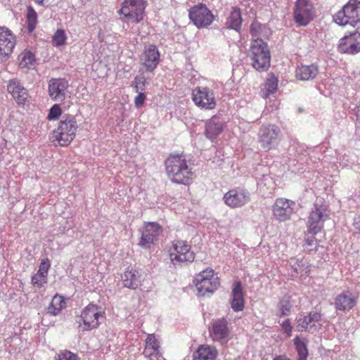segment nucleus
Listing matches in <instances>:
<instances>
[{"mask_svg":"<svg viewBox=\"0 0 360 360\" xmlns=\"http://www.w3.org/2000/svg\"><path fill=\"white\" fill-rule=\"evenodd\" d=\"M166 173L175 184L189 185L194 176L193 168L182 155H170L165 162Z\"/></svg>","mask_w":360,"mask_h":360,"instance_id":"nucleus-1","label":"nucleus"},{"mask_svg":"<svg viewBox=\"0 0 360 360\" xmlns=\"http://www.w3.org/2000/svg\"><path fill=\"white\" fill-rule=\"evenodd\" d=\"M78 127L75 116L65 114L62 115L58 127L51 133L50 140L55 145L67 146L75 138Z\"/></svg>","mask_w":360,"mask_h":360,"instance_id":"nucleus-2","label":"nucleus"},{"mask_svg":"<svg viewBox=\"0 0 360 360\" xmlns=\"http://www.w3.org/2000/svg\"><path fill=\"white\" fill-rule=\"evenodd\" d=\"M248 57L252 67L259 72H265L270 67V51L267 44L263 40L252 41Z\"/></svg>","mask_w":360,"mask_h":360,"instance_id":"nucleus-3","label":"nucleus"},{"mask_svg":"<svg viewBox=\"0 0 360 360\" xmlns=\"http://www.w3.org/2000/svg\"><path fill=\"white\" fill-rule=\"evenodd\" d=\"M105 312L97 304L90 303L81 311L80 316L76 321L78 329L82 332L89 331L97 328L100 324V319H103Z\"/></svg>","mask_w":360,"mask_h":360,"instance_id":"nucleus-4","label":"nucleus"},{"mask_svg":"<svg viewBox=\"0 0 360 360\" xmlns=\"http://www.w3.org/2000/svg\"><path fill=\"white\" fill-rule=\"evenodd\" d=\"M328 206L323 201L316 200L309 213L307 226L308 233L317 234L322 230L324 222L329 218Z\"/></svg>","mask_w":360,"mask_h":360,"instance_id":"nucleus-5","label":"nucleus"},{"mask_svg":"<svg viewBox=\"0 0 360 360\" xmlns=\"http://www.w3.org/2000/svg\"><path fill=\"white\" fill-rule=\"evenodd\" d=\"M333 20L341 26H357L360 24V1L349 0L333 15Z\"/></svg>","mask_w":360,"mask_h":360,"instance_id":"nucleus-6","label":"nucleus"},{"mask_svg":"<svg viewBox=\"0 0 360 360\" xmlns=\"http://www.w3.org/2000/svg\"><path fill=\"white\" fill-rule=\"evenodd\" d=\"M145 8L143 0H124L118 13L123 22L137 24L143 20Z\"/></svg>","mask_w":360,"mask_h":360,"instance_id":"nucleus-7","label":"nucleus"},{"mask_svg":"<svg viewBox=\"0 0 360 360\" xmlns=\"http://www.w3.org/2000/svg\"><path fill=\"white\" fill-rule=\"evenodd\" d=\"M193 283L199 296H205L207 293H213L219 285V281L214 270L207 268L198 274Z\"/></svg>","mask_w":360,"mask_h":360,"instance_id":"nucleus-8","label":"nucleus"},{"mask_svg":"<svg viewBox=\"0 0 360 360\" xmlns=\"http://www.w3.org/2000/svg\"><path fill=\"white\" fill-rule=\"evenodd\" d=\"M195 256V253L191 250V245L186 241L178 240L173 242L169 258L174 265L193 262Z\"/></svg>","mask_w":360,"mask_h":360,"instance_id":"nucleus-9","label":"nucleus"},{"mask_svg":"<svg viewBox=\"0 0 360 360\" xmlns=\"http://www.w3.org/2000/svg\"><path fill=\"white\" fill-rule=\"evenodd\" d=\"M295 327L300 332H316L322 327V314L314 311L301 314L295 319Z\"/></svg>","mask_w":360,"mask_h":360,"instance_id":"nucleus-10","label":"nucleus"},{"mask_svg":"<svg viewBox=\"0 0 360 360\" xmlns=\"http://www.w3.org/2000/svg\"><path fill=\"white\" fill-rule=\"evenodd\" d=\"M192 99L195 105L203 110H213L217 105L214 91L207 86H197L192 91Z\"/></svg>","mask_w":360,"mask_h":360,"instance_id":"nucleus-11","label":"nucleus"},{"mask_svg":"<svg viewBox=\"0 0 360 360\" xmlns=\"http://www.w3.org/2000/svg\"><path fill=\"white\" fill-rule=\"evenodd\" d=\"M190 20L198 28H204L210 26L214 16L211 11L204 4H198L189 9Z\"/></svg>","mask_w":360,"mask_h":360,"instance_id":"nucleus-12","label":"nucleus"},{"mask_svg":"<svg viewBox=\"0 0 360 360\" xmlns=\"http://www.w3.org/2000/svg\"><path fill=\"white\" fill-rule=\"evenodd\" d=\"M314 16V8L309 1L297 0L294 8V19L298 25H307Z\"/></svg>","mask_w":360,"mask_h":360,"instance_id":"nucleus-13","label":"nucleus"},{"mask_svg":"<svg viewBox=\"0 0 360 360\" xmlns=\"http://www.w3.org/2000/svg\"><path fill=\"white\" fill-rule=\"evenodd\" d=\"M141 232V236L139 245L143 249H150L158 241L159 236L162 232V229L156 222H148L144 225Z\"/></svg>","mask_w":360,"mask_h":360,"instance_id":"nucleus-14","label":"nucleus"},{"mask_svg":"<svg viewBox=\"0 0 360 360\" xmlns=\"http://www.w3.org/2000/svg\"><path fill=\"white\" fill-rule=\"evenodd\" d=\"M209 333L213 341L226 344L230 336L228 321L224 317L212 320Z\"/></svg>","mask_w":360,"mask_h":360,"instance_id":"nucleus-15","label":"nucleus"},{"mask_svg":"<svg viewBox=\"0 0 360 360\" xmlns=\"http://www.w3.org/2000/svg\"><path fill=\"white\" fill-rule=\"evenodd\" d=\"M160 53L155 44H146L140 56V63L147 72H152L158 67Z\"/></svg>","mask_w":360,"mask_h":360,"instance_id":"nucleus-16","label":"nucleus"},{"mask_svg":"<svg viewBox=\"0 0 360 360\" xmlns=\"http://www.w3.org/2000/svg\"><path fill=\"white\" fill-rule=\"evenodd\" d=\"M69 82L65 78H51L48 83V93L55 102H63L67 96Z\"/></svg>","mask_w":360,"mask_h":360,"instance_id":"nucleus-17","label":"nucleus"},{"mask_svg":"<svg viewBox=\"0 0 360 360\" xmlns=\"http://www.w3.org/2000/svg\"><path fill=\"white\" fill-rule=\"evenodd\" d=\"M224 203L231 208H239L245 205L250 200V193L241 188L229 191L223 197Z\"/></svg>","mask_w":360,"mask_h":360,"instance_id":"nucleus-18","label":"nucleus"},{"mask_svg":"<svg viewBox=\"0 0 360 360\" xmlns=\"http://www.w3.org/2000/svg\"><path fill=\"white\" fill-rule=\"evenodd\" d=\"M280 128L274 124L262 126L259 132V141L264 149L270 150L278 139Z\"/></svg>","mask_w":360,"mask_h":360,"instance_id":"nucleus-19","label":"nucleus"},{"mask_svg":"<svg viewBox=\"0 0 360 360\" xmlns=\"http://www.w3.org/2000/svg\"><path fill=\"white\" fill-rule=\"evenodd\" d=\"M295 205L294 201L286 198L276 199L272 209L274 216L279 221L288 220L293 213Z\"/></svg>","mask_w":360,"mask_h":360,"instance_id":"nucleus-20","label":"nucleus"},{"mask_svg":"<svg viewBox=\"0 0 360 360\" xmlns=\"http://www.w3.org/2000/svg\"><path fill=\"white\" fill-rule=\"evenodd\" d=\"M16 40L12 32L5 27H0V59L4 60L11 55Z\"/></svg>","mask_w":360,"mask_h":360,"instance_id":"nucleus-21","label":"nucleus"},{"mask_svg":"<svg viewBox=\"0 0 360 360\" xmlns=\"http://www.w3.org/2000/svg\"><path fill=\"white\" fill-rule=\"evenodd\" d=\"M338 51L342 53L356 54L360 52V33L354 32L340 39Z\"/></svg>","mask_w":360,"mask_h":360,"instance_id":"nucleus-22","label":"nucleus"},{"mask_svg":"<svg viewBox=\"0 0 360 360\" xmlns=\"http://www.w3.org/2000/svg\"><path fill=\"white\" fill-rule=\"evenodd\" d=\"M357 295L349 290L338 294L335 298L334 305L337 310L349 311L356 304Z\"/></svg>","mask_w":360,"mask_h":360,"instance_id":"nucleus-23","label":"nucleus"},{"mask_svg":"<svg viewBox=\"0 0 360 360\" xmlns=\"http://www.w3.org/2000/svg\"><path fill=\"white\" fill-rule=\"evenodd\" d=\"M7 89L19 105L25 104L28 98V92L18 79L9 80Z\"/></svg>","mask_w":360,"mask_h":360,"instance_id":"nucleus-24","label":"nucleus"},{"mask_svg":"<svg viewBox=\"0 0 360 360\" xmlns=\"http://www.w3.org/2000/svg\"><path fill=\"white\" fill-rule=\"evenodd\" d=\"M160 342L155 335L148 334L146 340V347L143 354L150 360H158L160 356Z\"/></svg>","mask_w":360,"mask_h":360,"instance_id":"nucleus-25","label":"nucleus"},{"mask_svg":"<svg viewBox=\"0 0 360 360\" xmlns=\"http://www.w3.org/2000/svg\"><path fill=\"white\" fill-rule=\"evenodd\" d=\"M225 122L217 116H213L205 124V136L210 140L215 139L224 130Z\"/></svg>","mask_w":360,"mask_h":360,"instance_id":"nucleus-26","label":"nucleus"},{"mask_svg":"<svg viewBox=\"0 0 360 360\" xmlns=\"http://www.w3.org/2000/svg\"><path fill=\"white\" fill-rule=\"evenodd\" d=\"M319 72V66L316 64L302 65L296 69V78L302 81L313 80Z\"/></svg>","mask_w":360,"mask_h":360,"instance_id":"nucleus-27","label":"nucleus"},{"mask_svg":"<svg viewBox=\"0 0 360 360\" xmlns=\"http://www.w3.org/2000/svg\"><path fill=\"white\" fill-rule=\"evenodd\" d=\"M287 268L288 274L292 278H296L299 275H307L309 272V264L304 259H291Z\"/></svg>","mask_w":360,"mask_h":360,"instance_id":"nucleus-28","label":"nucleus"},{"mask_svg":"<svg viewBox=\"0 0 360 360\" xmlns=\"http://www.w3.org/2000/svg\"><path fill=\"white\" fill-rule=\"evenodd\" d=\"M231 307L234 311H240L244 309V297L243 288L240 281L233 283L232 289Z\"/></svg>","mask_w":360,"mask_h":360,"instance_id":"nucleus-29","label":"nucleus"},{"mask_svg":"<svg viewBox=\"0 0 360 360\" xmlns=\"http://www.w3.org/2000/svg\"><path fill=\"white\" fill-rule=\"evenodd\" d=\"M122 282L124 287L135 290L141 285V275L135 269H127L122 275Z\"/></svg>","mask_w":360,"mask_h":360,"instance_id":"nucleus-30","label":"nucleus"},{"mask_svg":"<svg viewBox=\"0 0 360 360\" xmlns=\"http://www.w3.org/2000/svg\"><path fill=\"white\" fill-rule=\"evenodd\" d=\"M218 352L214 347L207 345H200L193 353V360H216Z\"/></svg>","mask_w":360,"mask_h":360,"instance_id":"nucleus-31","label":"nucleus"},{"mask_svg":"<svg viewBox=\"0 0 360 360\" xmlns=\"http://www.w3.org/2000/svg\"><path fill=\"white\" fill-rule=\"evenodd\" d=\"M250 32L252 38V41L262 40V37H268L271 32L269 27L265 25H262L255 20L250 25Z\"/></svg>","mask_w":360,"mask_h":360,"instance_id":"nucleus-32","label":"nucleus"},{"mask_svg":"<svg viewBox=\"0 0 360 360\" xmlns=\"http://www.w3.org/2000/svg\"><path fill=\"white\" fill-rule=\"evenodd\" d=\"M241 23L242 18L240 10L236 7L232 8L226 22V27L238 31L240 29Z\"/></svg>","mask_w":360,"mask_h":360,"instance_id":"nucleus-33","label":"nucleus"},{"mask_svg":"<svg viewBox=\"0 0 360 360\" xmlns=\"http://www.w3.org/2000/svg\"><path fill=\"white\" fill-rule=\"evenodd\" d=\"M307 342L306 338L298 335L293 339V343L298 355L297 360H307L309 356Z\"/></svg>","mask_w":360,"mask_h":360,"instance_id":"nucleus-34","label":"nucleus"},{"mask_svg":"<svg viewBox=\"0 0 360 360\" xmlns=\"http://www.w3.org/2000/svg\"><path fill=\"white\" fill-rule=\"evenodd\" d=\"M65 306V302L61 296H54L48 307V313L51 315L56 316L60 312Z\"/></svg>","mask_w":360,"mask_h":360,"instance_id":"nucleus-35","label":"nucleus"},{"mask_svg":"<svg viewBox=\"0 0 360 360\" xmlns=\"http://www.w3.org/2000/svg\"><path fill=\"white\" fill-rule=\"evenodd\" d=\"M278 79L274 75H271L264 83L263 97L267 98L270 94H274L278 89Z\"/></svg>","mask_w":360,"mask_h":360,"instance_id":"nucleus-36","label":"nucleus"},{"mask_svg":"<svg viewBox=\"0 0 360 360\" xmlns=\"http://www.w3.org/2000/svg\"><path fill=\"white\" fill-rule=\"evenodd\" d=\"M35 60L34 55L30 51H27L22 54L19 65L20 68L32 69Z\"/></svg>","mask_w":360,"mask_h":360,"instance_id":"nucleus-37","label":"nucleus"},{"mask_svg":"<svg viewBox=\"0 0 360 360\" xmlns=\"http://www.w3.org/2000/svg\"><path fill=\"white\" fill-rule=\"evenodd\" d=\"M27 30L30 32L34 31L37 22V15L33 8L29 7L27 13Z\"/></svg>","mask_w":360,"mask_h":360,"instance_id":"nucleus-38","label":"nucleus"},{"mask_svg":"<svg viewBox=\"0 0 360 360\" xmlns=\"http://www.w3.org/2000/svg\"><path fill=\"white\" fill-rule=\"evenodd\" d=\"M279 311V316H285L290 314L292 305L289 300V297H283L278 304Z\"/></svg>","mask_w":360,"mask_h":360,"instance_id":"nucleus-39","label":"nucleus"},{"mask_svg":"<svg viewBox=\"0 0 360 360\" xmlns=\"http://www.w3.org/2000/svg\"><path fill=\"white\" fill-rule=\"evenodd\" d=\"M55 359L56 360H79L76 354L66 349L60 351Z\"/></svg>","mask_w":360,"mask_h":360,"instance_id":"nucleus-40","label":"nucleus"},{"mask_svg":"<svg viewBox=\"0 0 360 360\" xmlns=\"http://www.w3.org/2000/svg\"><path fill=\"white\" fill-rule=\"evenodd\" d=\"M67 37L65 31L58 30L53 36V41L56 46H59L65 44Z\"/></svg>","mask_w":360,"mask_h":360,"instance_id":"nucleus-41","label":"nucleus"},{"mask_svg":"<svg viewBox=\"0 0 360 360\" xmlns=\"http://www.w3.org/2000/svg\"><path fill=\"white\" fill-rule=\"evenodd\" d=\"M62 115L61 108L58 104H54L49 110L47 119L49 120H56Z\"/></svg>","mask_w":360,"mask_h":360,"instance_id":"nucleus-42","label":"nucleus"},{"mask_svg":"<svg viewBox=\"0 0 360 360\" xmlns=\"http://www.w3.org/2000/svg\"><path fill=\"white\" fill-rule=\"evenodd\" d=\"M46 282L47 276L41 273L37 272L32 277V283L39 288L42 287L44 284L46 283Z\"/></svg>","mask_w":360,"mask_h":360,"instance_id":"nucleus-43","label":"nucleus"},{"mask_svg":"<svg viewBox=\"0 0 360 360\" xmlns=\"http://www.w3.org/2000/svg\"><path fill=\"white\" fill-rule=\"evenodd\" d=\"M51 267V262L49 259H44L41 260L39 270L37 272L44 274L46 276L48 275L49 269Z\"/></svg>","mask_w":360,"mask_h":360,"instance_id":"nucleus-44","label":"nucleus"},{"mask_svg":"<svg viewBox=\"0 0 360 360\" xmlns=\"http://www.w3.org/2000/svg\"><path fill=\"white\" fill-rule=\"evenodd\" d=\"M145 84V77L142 76H137L134 78L133 84L134 86V88L136 89V91L139 92V90L143 91L144 89Z\"/></svg>","mask_w":360,"mask_h":360,"instance_id":"nucleus-45","label":"nucleus"},{"mask_svg":"<svg viewBox=\"0 0 360 360\" xmlns=\"http://www.w3.org/2000/svg\"><path fill=\"white\" fill-rule=\"evenodd\" d=\"M281 326L283 331V333L285 334L287 337H290L292 335V327L291 326V323L290 319H287L281 323Z\"/></svg>","mask_w":360,"mask_h":360,"instance_id":"nucleus-46","label":"nucleus"},{"mask_svg":"<svg viewBox=\"0 0 360 360\" xmlns=\"http://www.w3.org/2000/svg\"><path fill=\"white\" fill-rule=\"evenodd\" d=\"M146 96L143 93L139 92V94L135 97L134 99V105L136 108H141L143 105L144 101H146Z\"/></svg>","mask_w":360,"mask_h":360,"instance_id":"nucleus-47","label":"nucleus"},{"mask_svg":"<svg viewBox=\"0 0 360 360\" xmlns=\"http://www.w3.org/2000/svg\"><path fill=\"white\" fill-rule=\"evenodd\" d=\"M314 234H312L311 236H309L305 238V243L306 245L311 248V250L313 249H316L317 245V241L314 236Z\"/></svg>","mask_w":360,"mask_h":360,"instance_id":"nucleus-48","label":"nucleus"},{"mask_svg":"<svg viewBox=\"0 0 360 360\" xmlns=\"http://www.w3.org/2000/svg\"><path fill=\"white\" fill-rule=\"evenodd\" d=\"M353 225L360 234V214L354 218Z\"/></svg>","mask_w":360,"mask_h":360,"instance_id":"nucleus-49","label":"nucleus"},{"mask_svg":"<svg viewBox=\"0 0 360 360\" xmlns=\"http://www.w3.org/2000/svg\"><path fill=\"white\" fill-rule=\"evenodd\" d=\"M355 115L356 117V120L360 122V105H358L356 108Z\"/></svg>","mask_w":360,"mask_h":360,"instance_id":"nucleus-50","label":"nucleus"},{"mask_svg":"<svg viewBox=\"0 0 360 360\" xmlns=\"http://www.w3.org/2000/svg\"><path fill=\"white\" fill-rule=\"evenodd\" d=\"M273 360H291L285 356H277Z\"/></svg>","mask_w":360,"mask_h":360,"instance_id":"nucleus-51","label":"nucleus"},{"mask_svg":"<svg viewBox=\"0 0 360 360\" xmlns=\"http://www.w3.org/2000/svg\"><path fill=\"white\" fill-rule=\"evenodd\" d=\"M34 2H35L37 4H38V5H39V6H43V5H44V0H34Z\"/></svg>","mask_w":360,"mask_h":360,"instance_id":"nucleus-52","label":"nucleus"}]
</instances>
